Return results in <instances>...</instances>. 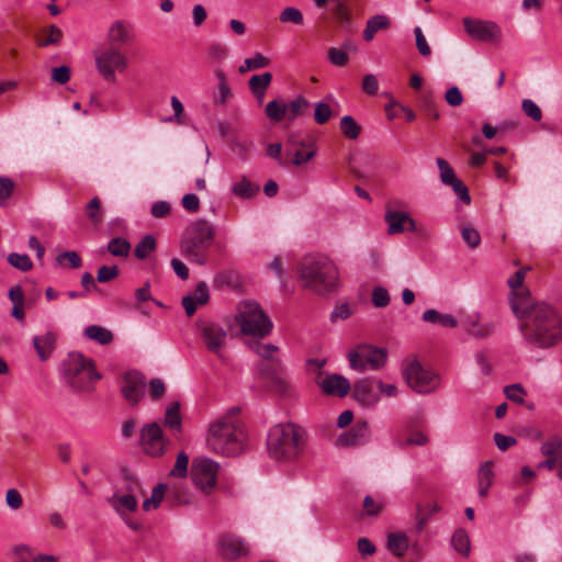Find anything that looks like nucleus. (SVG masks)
I'll list each match as a JSON object with an SVG mask.
<instances>
[{
    "instance_id": "nucleus-1",
    "label": "nucleus",
    "mask_w": 562,
    "mask_h": 562,
    "mask_svg": "<svg viewBox=\"0 0 562 562\" xmlns=\"http://www.w3.org/2000/svg\"><path fill=\"white\" fill-rule=\"evenodd\" d=\"M512 311L519 319V330L525 341L535 348H550L562 340V322L549 304L532 303L527 293L512 299Z\"/></svg>"
},
{
    "instance_id": "nucleus-2",
    "label": "nucleus",
    "mask_w": 562,
    "mask_h": 562,
    "mask_svg": "<svg viewBox=\"0 0 562 562\" xmlns=\"http://www.w3.org/2000/svg\"><path fill=\"white\" fill-rule=\"evenodd\" d=\"M238 408H232L226 415L212 422L207 429V447L217 454L233 457L244 449L245 435L235 415Z\"/></svg>"
},
{
    "instance_id": "nucleus-3",
    "label": "nucleus",
    "mask_w": 562,
    "mask_h": 562,
    "mask_svg": "<svg viewBox=\"0 0 562 562\" xmlns=\"http://www.w3.org/2000/svg\"><path fill=\"white\" fill-rule=\"evenodd\" d=\"M307 435L305 430L292 423L274 425L268 434L267 448L269 456L278 461L292 462L305 451Z\"/></svg>"
},
{
    "instance_id": "nucleus-4",
    "label": "nucleus",
    "mask_w": 562,
    "mask_h": 562,
    "mask_svg": "<svg viewBox=\"0 0 562 562\" xmlns=\"http://www.w3.org/2000/svg\"><path fill=\"white\" fill-rule=\"evenodd\" d=\"M300 281L305 289L327 294L337 288L339 273L335 263L325 256H306L299 269Z\"/></svg>"
},
{
    "instance_id": "nucleus-5",
    "label": "nucleus",
    "mask_w": 562,
    "mask_h": 562,
    "mask_svg": "<svg viewBox=\"0 0 562 562\" xmlns=\"http://www.w3.org/2000/svg\"><path fill=\"white\" fill-rule=\"evenodd\" d=\"M65 382L76 392L88 393L94 390L101 379L91 359L78 352H70L61 363Z\"/></svg>"
},
{
    "instance_id": "nucleus-6",
    "label": "nucleus",
    "mask_w": 562,
    "mask_h": 562,
    "mask_svg": "<svg viewBox=\"0 0 562 562\" xmlns=\"http://www.w3.org/2000/svg\"><path fill=\"white\" fill-rule=\"evenodd\" d=\"M213 238L214 233L210 223L204 220L194 221L186 228L181 240V254L189 261L204 266Z\"/></svg>"
},
{
    "instance_id": "nucleus-7",
    "label": "nucleus",
    "mask_w": 562,
    "mask_h": 562,
    "mask_svg": "<svg viewBox=\"0 0 562 562\" xmlns=\"http://www.w3.org/2000/svg\"><path fill=\"white\" fill-rule=\"evenodd\" d=\"M235 319L245 335L262 338L272 329L270 318L255 301L241 302Z\"/></svg>"
},
{
    "instance_id": "nucleus-8",
    "label": "nucleus",
    "mask_w": 562,
    "mask_h": 562,
    "mask_svg": "<svg viewBox=\"0 0 562 562\" xmlns=\"http://www.w3.org/2000/svg\"><path fill=\"white\" fill-rule=\"evenodd\" d=\"M347 357L350 367L353 370L362 372L383 368L387 360V352L385 348L361 344L355 349L349 350Z\"/></svg>"
},
{
    "instance_id": "nucleus-9",
    "label": "nucleus",
    "mask_w": 562,
    "mask_h": 562,
    "mask_svg": "<svg viewBox=\"0 0 562 562\" xmlns=\"http://www.w3.org/2000/svg\"><path fill=\"white\" fill-rule=\"evenodd\" d=\"M220 464L206 457L195 458L191 465V477L194 486L203 494H211L217 483Z\"/></svg>"
},
{
    "instance_id": "nucleus-10",
    "label": "nucleus",
    "mask_w": 562,
    "mask_h": 562,
    "mask_svg": "<svg viewBox=\"0 0 562 562\" xmlns=\"http://www.w3.org/2000/svg\"><path fill=\"white\" fill-rule=\"evenodd\" d=\"M404 378L408 386L418 393L432 392L440 384L439 375L424 369L417 360H412L406 364Z\"/></svg>"
},
{
    "instance_id": "nucleus-11",
    "label": "nucleus",
    "mask_w": 562,
    "mask_h": 562,
    "mask_svg": "<svg viewBox=\"0 0 562 562\" xmlns=\"http://www.w3.org/2000/svg\"><path fill=\"white\" fill-rule=\"evenodd\" d=\"M100 75L109 82H115V71H124L127 67L126 56L117 47H109L95 57Z\"/></svg>"
},
{
    "instance_id": "nucleus-12",
    "label": "nucleus",
    "mask_w": 562,
    "mask_h": 562,
    "mask_svg": "<svg viewBox=\"0 0 562 562\" xmlns=\"http://www.w3.org/2000/svg\"><path fill=\"white\" fill-rule=\"evenodd\" d=\"M169 440L157 422L145 424L140 429V445L146 454L160 457L165 453Z\"/></svg>"
},
{
    "instance_id": "nucleus-13",
    "label": "nucleus",
    "mask_w": 562,
    "mask_h": 562,
    "mask_svg": "<svg viewBox=\"0 0 562 562\" xmlns=\"http://www.w3.org/2000/svg\"><path fill=\"white\" fill-rule=\"evenodd\" d=\"M200 336L207 351L223 360V349L228 338L227 330L216 323L207 322L200 326Z\"/></svg>"
},
{
    "instance_id": "nucleus-14",
    "label": "nucleus",
    "mask_w": 562,
    "mask_h": 562,
    "mask_svg": "<svg viewBox=\"0 0 562 562\" xmlns=\"http://www.w3.org/2000/svg\"><path fill=\"white\" fill-rule=\"evenodd\" d=\"M146 389L145 376L137 371H130L124 375L121 392L125 401L135 406L144 396Z\"/></svg>"
},
{
    "instance_id": "nucleus-15",
    "label": "nucleus",
    "mask_w": 562,
    "mask_h": 562,
    "mask_svg": "<svg viewBox=\"0 0 562 562\" xmlns=\"http://www.w3.org/2000/svg\"><path fill=\"white\" fill-rule=\"evenodd\" d=\"M218 553L223 559L236 560L248 555L249 547L239 537L234 535H223L217 541Z\"/></svg>"
},
{
    "instance_id": "nucleus-16",
    "label": "nucleus",
    "mask_w": 562,
    "mask_h": 562,
    "mask_svg": "<svg viewBox=\"0 0 562 562\" xmlns=\"http://www.w3.org/2000/svg\"><path fill=\"white\" fill-rule=\"evenodd\" d=\"M463 25L467 33L479 41H492L501 36V29L494 22L465 18Z\"/></svg>"
},
{
    "instance_id": "nucleus-17",
    "label": "nucleus",
    "mask_w": 562,
    "mask_h": 562,
    "mask_svg": "<svg viewBox=\"0 0 562 562\" xmlns=\"http://www.w3.org/2000/svg\"><path fill=\"white\" fill-rule=\"evenodd\" d=\"M438 169L440 171V180L442 183L450 186L458 198L469 204L471 202V196L469 194L468 188L462 183L460 179H458L454 175L451 166L443 158L436 159Z\"/></svg>"
},
{
    "instance_id": "nucleus-18",
    "label": "nucleus",
    "mask_w": 562,
    "mask_h": 562,
    "mask_svg": "<svg viewBox=\"0 0 562 562\" xmlns=\"http://www.w3.org/2000/svg\"><path fill=\"white\" fill-rule=\"evenodd\" d=\"M376 390L375 380L362 379L353 384L352 396L362 406L373 407L380 401Z\"/></svg>"
},
{
    "instance_id": "nucleus-19",
    "label": "nucleus",
    "mask_w": 562,
    "mask_h": 562,
    "mask_svg": "<svg viewBox=\"0 0 562 562\" xmlns=\"http://www.w3.org/2000/svg\"><path fill=\"white\" fill-rule=\"evenodd\" d=\"M542 456L547 457L544 461L539 463L538 468H546L552 470L560 464L559 477L562 480V439L553 438L546 441L541 446Z\"/></svg>"
},
{
    "instance_id": "nucleus-20",
    "label": "nucleus",
    "mask_w": 562,
    "mask_h": 562,
    "mask_svg": "<svg viewBox=\"0 0 562 562\" xmlns=\"http://www.w3.org/2000/svg\"><path fill=\"white\" fill-rule=\"evenodd\" d=\"M385 222L390 235L401 234L405 231H416V222L407 213L401 211H386Z\"/></svg>"
},
{
    "instance_id": "nucleus-21",
    "label": "nucleus",
    "mask_w": 562,
    "mask_h": 562,
    "mask_svg": "<svg viewBox=\"0 0 562 562\" xmlns=\"http://www.w3.org/2000/svg\"><path fill=\"white\" fill-rule=\"evenodd\" d=\"M317 384L327 395L344 397L350 391L349 381L337 373L326 375L323 380L318 381Z\"/></svg>"
},
{
    "instance_id": "nucleus-22",
    "label": "nucleus",
    "mask_w": 562,
    "mask_h": 562,
    "mask_svg": "<svg viewBox=\"0 0 562 562\" xmlns=\"http://www.w3.org/2000/svg\"><path fill=\"white\" fill-rule=\"evenodd\" d=\"M210 294L209 288L205 282H199L192 295H187L182 299V306L188 316H192L198 305H204L209 302Z\"/></svg>"
},
{
    "instance_id": "nucleus-23",
    "label": "nucleus",
    "mask_w": 562,
    "mask_h": 562,
    "mask_svg": "<svg viewBox=\"0 0 562 562\" xmlns=\"http://www.w3.org/2000/svg\"><path fill=\"white\" fill-rule=\"evenodd\" d=\"M133 38V26L130 23L116 21L109 29L108 40L114 45H127Z\"/></svg>"
},
{
    "instance_id": "nucleus-24",
    "label": "nucleus",
    "mask_w": 562,
    "mask_h": 562,
    "mask_svg": "<svg viewBox=\"0 0 562 562\" xmlns=\"http://www.w3.org/2000/svg\"><path fill=\"white\" fill-rule=\"evenodd\" d=\"M56 339V333L50 330L33 337V346L41 361H46L50 358L55 350Z\"/></svg>"
},
{
    "instance_id": "nucleus-25",
    "label": "nucleus",
    "mask_w": 562,
    "mask_h": 562,
    "mask_svg": "<svg viewBox=\"0 0 562 562\" xmlns=\"http://www.w3.org/2000/svg\"><path fill=\"white\" fill-rule=\"evenodd\" d=\"M261 375L272 391L281 395H288L290 393L291 385L284 374L274 370L265 369L261 371Z\"/></svg>"
},
{
    "instance_id": "nucleus-26",
    "label": "nucleus",
    "mask_w": 562,
    "mask_h": 562,
    "mask_svg": "<svg viewBox=\"0 0 562 562\" xmlns=\"http://www.w3.org/2000/svg\"><path fill=\"white\" fill-rule=\"evenodd\" d=\"M162 424L166 428L171 430L175 435L182 432V416L180 413V403L171 402L165 412Z\"/></svg>"
},
{
    "instance_id": "nucleus-27",
    "label": "nucleus",
    "mask_w": 562,
    "mask_h": 562,
    "mask_svg": "<svg viewBox=\"0 0 562 562\" xmlns=\"http://www.w3.org/2000/svg\"><path fill=\"white\" fill-rule=\"evenodd\" d=\"M390 25L391 20L386 15L378 14L370 18L363 31V40L367 42L372 41L378 32L387 30Z\"/></svg>"
},
{
    "instance_id": "nucleus-28",
    "label": "nucleus",
    "mask_w": 562,
    "mask_h": 562,
    "mask_svg": "<svg viewBox=\"0 0 562 562\" xmlns=\"http://www.w3.org/2000/svg\"><path fill=\"white\" fill-rule=\"evenodd\" d=\"M272 81L271 72H263L261 75H254L249 79V89L252 92L254 97L258 100L259 103H262L263 98L266 95V90L270 86Z\"/></svg>"
},
{
    "instance_id": "nucleus-29",
    "label": "nucleus",
    "mask_w": 562,
    "mask_h": 562,
    "mask_svg": "<svg viewBox=\"0 0 562 562\" xmlns=\"http://www.w3.org/2000/svg\"><path fill=\"white\" fill-rule=\"evenodd\" d=\"M367 432V423L361 425L357 424L350 431L345 432L337 438V445L340 447L359 445L366 438Z\"/></svg>"
},
{
    "instance_id": "nucleus-30",
    "label": "nucleus",
    "mask_w": 562,
    "mask_h": 562,
    "mask_svg": "<svg viewBox=\"0 0 562 562\" xmlns=\"http://www.w3.org/2000/svg\"><path fill=\"white\" fill-rule=\"evenodd\" d=\"M422 318L426 323L439 324L446 328H454L458 325V321L453 315L442 314L434 308L426 310Z\"/></svg>"
},
{
    "instance_id": "nucleus-31",
    "label": "nucleus",
    "mask_w": 562,
    "mask_h": 562,
    "mask_svg": "<svg viewBox=\"0 0 562 562\" xmlns=\"http://www.w3.org/2000/svg\"><path fill=\"white\" fill-rule=\"evenodd\" d=\"M232 192L241 199H251L259 192V186L241 176L240 180L233 184Z\"/></svg>"
},
{
    "instance_id": "nucleus-32",
    "label": "nucleus",
    "mask_w": 562,
    "mask_h": 562,
    "mask_svg": "<svg viewBox=\"0 0 562 562\" xmlns=\"http://www.w3.org/2000/svg\"><path fill=\"white\" fill-rule=\"evenodd\" d=\"M494 473L492 470V462L486 461L481 464L477 473V484L480 496H486L488 488L492 485Z\"/></svg>"
},
{
    "instance_id": "nucleus-33",
    "label": "nucleus",
    "mask_w": 562,
    "mask_h": 562,
    "mask_svg": "<svg viewBox=\"0 0 562 562\" xmlns=\"http://www.w3.org/2000/svg\"><path fill=\"white\" fill-rule=\"evenodd\" d=\"M452 548L462 557L468 558L471 551V542L464 529H457L451 537Z\"/></svg>"
},
{
    "instance_id": "nucleus-34",
    "label": "nucleus",
    "mask_w": 562,
    "mask_h": 562,
    "mask_svg": "<svg viewBox=\"0 0 562 562\" xmlns=\"http://www.w3.org/2000/svg\"><path fill=\"white\" fill-rule=\"evenodd\" d=\"M530 270V267H522L517 270L508 280L507 284L512 290L509 296V303L512 304V299L519 293H527L530 296V292L522 288L524 280L527 276V272Z\"/></svg>"
},
{
    "instance_id": "nucleus-35",
    "label": "nucleus",
    "mask_w": 562,
    "mask_h": 562,
    "mask_svg": "<svg viewBox=\"0 0 562 562\" xmlns=\"http://www.w3.org/2000/svg\"><path fill=\"white\" fill-rule=\"evenodd\" d=\"M286 103L282 100L274 99L267 103L265 114L270 121L279 123L286 117Z\"/></svg>"
},
{
    "instance_id": "nucleus-36",
    "label": "nucleus",
    "mask_w": 562,
    "mask_h": 562,
    "mask_svg": "<svg viewBox=\"0 0 562 562\" xmlns=\"http://www.w3.org/2000/svg\"><path fill=\"white\" fill-rule=\"evenodd\" d=\"M88 339L97 341L100 345H109L113 340V334L105 327L99 325H90L85 329Z\"/></svg>"
},
{
    "instance_id": "nucleus-37",
    "label": "nucleus",
    "mask_w": 562,
    "mask_h": 562,
    "mask_svg": "<svg viewBox=\"0 0 562 562\" xmlns=\"http://www.w3.org/2000/svg\"><path fill=\"white\" fill-rule=\"evenodd\" d=\"M386 544L387 549L396 557H403L408 549V540L403 532L390 533Z\"/></svg>"
},
{
    "instance_id": "nucleus-38",
    "label": "nucleus",
    "mask_w": 562,
    "mask_h": 562,
    "mask_svg": "<svg viewBox=\"0 0 562 562\" xmlns=\"http://www.w3.org/2000/svg\"><path fill=\"white\" fill-rule=\"evenodd\" d=\"M385 502L382 497L367 495L363 499L361 517H378L384 509Z\"/></svg>"
},
{
    "instance_id": "nucleus-39",
    "label": "nucleus",
    "mask_w": 562,
    "mask_h": 562,
    "mask_svg": "<svg viewBox=\"0 0 562 562\" xmlns=\"http://www.w3.org/2000/svg\"><path fill=\"white\" fill-rule=\"evenodd\" d=\"M310 103L304 97H297L286 104V119L294 121L296 117L302 116L306 113Z\"/></svg>"
},
{
    "instance_id": "nucleus-40",
    "label": "nucleus",
    "mask_w": 562,
    "mask_h": 562,
    "mask_svg": "<svg viewBox=\"0 0 562 562\" xmlns=\"http://www.w3.org/2000/svg\"><path fill=\"white\" fill-rule=\"evenodd\" d=\"M340 130L348 139H357L361 133V126L351 115H345L340 120Z\"/></svg>"
},
{
    "instance_id": "nucleus-41",
    "label": "nucleus",
    "mask_w": 562,
    "mask_h": 562,
    "mask_svg": "<svg viewBox=\"0 0 562 562\" xmlns=\"http://www.w3.org/2000/svg\"><path fill=\"white\" fill-rule=\"evenodd\" d=\"M270 65V59L261 53H256L252 57L246 58L244 64L239 66L238 71L244 74L249 70L265 68Z\"/></svg>"
},
{
    "instance_id": "nucleus-42",
    "label": "nucleus",
    "mask_w": 562,
    "mask_h": 562,
    "mask_svg": "<svg viewBox=\"0 0 562 562\" xmlns=\"http://www.w3.org/2000/svg\"><path fill=\"white\" fill-rule=\"evenodd\" d=\"M108 251L115 257H127L131 251V244L122 237L112 238L108 244Z\"/></svg>"
},
{
    "instance_id": "nucleus-43",
    "label": "nucleus",
    "mask_w": 562,
    "mask_h": 562,
    "mask_svg": "<svg viewBox=\"0 0 562 562\" xmlns=\"http://www.w3.org/2000/svg\"><path fill=\"white\" fill-rule=\"evenodd\" d=\"M7 259L12 267L20 271L27 272L33 268V262L26 254L11 252Z\"/></svg>"
},
{
    "instance_id": "nucleus-44",
    "label": "nucleus",
    "mask_w": 562,
    "mask_h": 562,
    "mask_svg": "<svg viewBox=\"0 0 562 562\" xmlns=\"http://www.w3.org/2000/svg\"><path fill=\"white\" fill-rule=\"evenodd\" d=\"M279 20L282 23H292L294 25H302L304 16L300 9L295 7H286L279 14Z\"/></svg>"
},
{
    "instance_id": "nucleus-45",
    "label": "nucleus",
    "mask_w": 562,
    "mask_h": 562,
    "mask_svg": "<svg viewBox=\"0 0 562 562\" xmlns=\"http://www.w3.org/2000/svg\"><path fill=\"white\" fill-rule=\"evenodd\" d=\"M165 490H166V485L165 484H157L153 491H151V496L146 498L144 502H143V508L144 510H150V509H156L160 503L162 502L164 499V496H165Z\"/></svg>"
},
{
    "instance_id": "nucleus-46",
    "label": "nucleus",
    "mask_w": 562,
    "mask_h": 562,
    "mask_svg": "<svg viewBox=\"0 0 562 562\" xmlns=\"http://www.w3.org/2000/svg\"><path fill=\"white\" fill-rule=\"evenodd\" d=\"M116 512L121 515L125 513L134 512L137 507L136 498L131 494H125L122 496L115 497V503L113 504Z\"/></svg>"
},
{
    "instance_id": "nucleus-47",
    "label": "nucleus",
    "mask_w": 562,
    "mask_h": 562,
    "mask_svg": "<svg viewBox=\"0 0 562 562\" xmlns=\"http://www.w3.org/2000/svg\"><path fill=\"white\" fill-rule=\"evenodd\" d=\"M86 215L93 225H99L103 221V212L99 198H93L86 206Z\"/></svg>"
},
{
    "instance_id": "nucleus-48",
    "label": "nucleus",
    "mask_w": 562,
    "mask_h": 562,
    "mask_svg": "<svg viewBox=\"0 0 562 562\" xmlns=\"http://www.w3.org/2000/svg\"><path fill=\"white\" fill-rule=\"evenodd\" d=\"M156 248V240L151 235L145 236L135 247V256L143 260Z\"/></svg>"
},
{
    "instance_id": "nucleus-49",
    "label": "nucleus",
    "mask_w": 562,
    "mask_h": 562,
    "mask_svg": "<svg viewBox=\"0 0 562 562\" xmlns=\"http://www.w3.org/2000/svg\"><path fill=\"white\" fill-rule=\"evenodd\" d=\"M215 75L218 81L217 88L220 93V97L218 99H216V102L220 104H224L231 97V88L227 83L226 76L222 70H216Z\"/></svg>"
},
{
    "instance_id": "nucleus-50",
    "label": "nucleus",
    "mask_w": 562,
    "mask_h": 562,
    "mask_svg": "<svg viewBox=\"0 0 562 562\" xmlns=\"http://www.w3.org/2000/svg\"><path fill=\"white\" fill-rule=\"evenodd\" d=\"M495 326L493 323H475L469 328V334L476 338H485L494 333Z\"/></svg>"
},
{
    "instance_id": "nucleus-51",
    "label": "nucleus",
    "mask_w": 562,
    "mask_h": 562,
    "mask_svg": "<svg viewBox=\"0 0 562 562\" xmlns=\"http://www.w3.org/2000/svg\"><path fill=\"white\" fill-rule=\"evenodd\" d=\"M371 300L375 307H385L390 304L391 299L387 289L383 286H374Z\"/></svg>"
},
{
    "instance_id": "nucleus-52",
    "label": "nucleus",
    "mask_w": 562,
    "mask_h": 562,
    "mask_svg": "<svg viewBox=\"0 0 562 562\" xmlns=\"http://www.w3.org/2000/svg\"><path fill=\"white\" fill-rule=\"evenodd\" d=\"M414 34H415L416 47H417L418 53L423 57H429L431 55V48H430L422 29L419 26H416L414 29Z\"/></svg>"
},
{
    "instance_id": "nucleus-53",
    "label": "nucleus",
    "mask_w": 562,
    "mask_h": 562,
    "mask_svg": "<svg viewBox=\"0 0 562 562\" xmlns=\"http://www.w3.org/2000/svg\"><path fill=\"white\" fill-rule=\"evenodd\" d=\"M462 239L468 244L470 248H476L481 243L480 233L470 226H463L461 228Z\"/></svg>"
},
{
    "instance_id": "nucleus-54",
    "label": "nucleus",
    "mask_w": 562,
    "mask_h": 562,
    "mask_svg": "<svg viewBox=\"0 0 562 562\" xmlns=\"http://www.w3.org/2000/svg\"><path fill=\"white\" fill-rule=\"evenodd\" d=\"M504 393L508 400L512 402L522 404L524 403V396L526 395L525 389L521 386V384L516 383L512 384L505 387Z\"/></svg>"
},
{
    "instance_id": "nucleus-55",
    "label": "nucleus",
    "mask_w": 562,
    "mask_h": 562,
    "mask_svg": "<svg viewBox=\"0 0 562 562\" xmlns=\"http://www.w3.org/2000/svg\"><path fill=\"white\" fill-rule=\"evenodd\" d=\"M46 32L47 35L38 41L40 46H49L60 42L63 37V32L59 27L50 25Z\"/></svg>"
},
{
    "instance_id": "nucleus-56",
    "label": "nucleus",
    "mask_w": 562,
    "mask_h": 562,
    "mask_svg": "<svg viewBox=\"0 0 562 562\" xmlns=\"http://www.w3.org/2000/svg\"><path fill=\"white\" fill-rule=\"evenodd\" d=\"M189 458L186 452H180L177 457L173 469L170 474L178 477H184L188 472Z\"/></svg>"
},
{
    "instance_id": "nucleus-57",
    "label": "nucleus",
    "mask_w": 562,
    "mask_h": 562,
    "mask_svg": "<svg viewBox=\"0 0 562 562\" xmlns=\"http://www.w3.org/2000/svg\"><path fill=\"white\" fill-rule=\"evenodd\" d=\"M328 59L334 66L342 67L348 64L349 56L340 48L330 47L328 49Z\"/></svg>"
},
{
    "instance_id": "nucleus-58",
    "label": "nucleus",
    "mask_w": 562,
    "mask_h": 562,
    "mask_svg": "<svg viewBox=\"0 0 562 562\" xmlns=\"http://www.w3.org/2000/svg\"><path fill=\"white\" fill-rule=\"evenodd\" d=\"M333 112L329 104L318 102L315 104L314 120L317 124H325L331 116Z\"/></svg>"
},
{
    "instance_id": "nucleus-59",
    "label": "nucleus",
    "mask_w": 562,
    "mask_h": 562,
    "mask_svg": "<svg viewBox=\"0 0 562 562\" xmlns=\"http://www.w3.org/2000/svg\"><path fill=\"white\" fill-rule=\"evenodd\" d=\"M278 351V347L271 344L258 345L256 352L265 360H269L276 364L280 363V360L274 357V352Z\"/></svg>"
},
{
    "instance_id": "nucleus-60",
    "label": "nucleus",
    "mask_w": 562,
    "mask_h": 562,
    "mask_svg": "<svg viewBox=\"0 0 562 562\" xmlns=\"http://www.w3.org/2000/svg\"><path fill=\"white\" fill-rule=\"evenodd\" d=\"M521 106H522L525 114L528 115L529 117H531L533 121L539 122L541 120L542 112L536 102H533L530 99H525L522 101Z\"/></svg>"
},
{
    "instance_id": "nucleus-61",
    "label": "nucleus",
    "mask_w": 562,
    "mask_h": 562,
    "mask_svg": "<svg viewBox=\"0 0 562 562\" xmlns=\"http://www.w3.org/2000/svg\"><path fill=\"white\" fill-rule=\"evenodd\" d=\"M119 276V268L116 266H102L97 273V280L101 283L109 282Z\"/></svg>"
},
{
    "instance_id": "nucleus-62",
    "label": "nucleus",
    "mask_w": 562,
    "mask_h": 562,
    "mask_svg": "<svg viewBox=\"0 0 562 562\" xmlns=\"http://www.w3.org/2000/svg\"><path fill=\"white\" fill-rule=\"evenodd\" d=\"M52 79L59 85H65L70 79V68L67 66L54 67L52 69Z\"/></svg>"
},
{
    "instance_id": "nucleus-63",
    "label": "nucleus",
    "mask_w": 562,
    "mask_h": 562,
    "mask_svg": "<svg viewBox=\"0 0 562 562\" xmlns=\"http://www.w3.org/2000/svg\"><path fill=\"white\" fill-rule=\"evenodd\" d=\"M14 182L5 177H0V204H3L12 194Z\"/></svg>"
},
{
    "instance_id": "nucleus-64",
    "label": "nucleus",
    "mask_w": 562,
    "mask_h": 562,
    "mask_svg": "<svg viewBox=\"0 0 562 562\" xmlns=\"http://www.w3.org/2000/svg\"><path fill=\"white\" fill-rule=\"evenodd\" d=\"M362 90L370 95H374L379 90V81L374 75H366L362 79Z\"/></svg>"
}]
</instances>
